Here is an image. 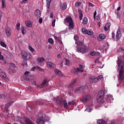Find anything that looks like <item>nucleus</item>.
I'll use <instances>...</instances> for the list:
<instances>
[{
  "label": "nucleus",
  "mask_w": 124,
  "mask_h": 124,
  "mask_svg": "<svg viewBox=\"0 0 124 124\" xmlns=\"http://www.w3.org/2000/svg\"><path fill=\"white\" fill-rule=\"evenodd\" d=\"M118 65L121 67L119 71V78H123L124 74V61H122L121 59H118L117 62Z\"/></svg>",
  "instance_id": "obj_1"
},
{
  "label": "nucleus",
  "mask_w": 124,
  "mask_h": 124,
  "mask_svg": "<svg viewBox=\"0 0 124 124\" xmlns=\"http://www.w3.org/2000/svg\"><path fill=\"white\" fill-rule=\"evenodd\" d=\"M104 92L100 90L98 93V98H97V102L98 104H102L105 102V99L104 98Z\"/></svg>",
  "instance_id": "obj_2"
},
{
  "label": "nucleus",
  "mask_w": 124,
  "mask_h": 124,
  "mask_svg": "<svg viewBox=\"0 0 124 124\" xmlns=\"http://www.w3.org/2000/svg\"><path fill=\"white\" fill-rule=\"evenodd\" d=\"M91 88V85L89 83L86 84V86H81L79 88L76 89L75 91L76 93H78L81 92H83L85 90H90Z\"/></svg>",
  "instance_id": "obj_3"
},
{
  "label": "nucleus",
  "mask_w": 124,
  "mask_h": 124,
  "mask_svg": "<svg viewBox=\"0 0 124 124\" xmlns=\"http://www.w3.org/2000/svg\"><path fill=\"white\" fill-rule=\"evenodd\" d=\"M24 60L30 61L32 58L31 55L28 52H22L21 56Z\"/></svg>",
  "instance_id": "obj_4"
},
{
  "label": "nucleus",
  "mask_w": 124,
  "mask_h": 124,
  "mask_svg": "<svg viewBox=\"0 0 124 124\" xmlns=\"http://www.w3.org/2000/svg\"><path fill=\"white\" fill-rule=\"evenodd\" d=\"M85 68V66L83 65L79 64V67L77 68H75L74 69V72L75 74H78L79 72H82L84 71V68Z\"/></svg>",
  "instance_id": "obj_5"
},
{
  "label": "nucleus",
  "mask_w": 124,
  "mask_h": 124,
  "mask_svg": "<svg viewBox=\"0 0 124 124\" xmlns=\"http://www.w3.org/2000/svg\"><path fill=\"white\" fill-rule=\"evenodd\" d=\"M87 46L85 45H82L81 46H78L77 49V51L79 53H86V49Z\"/></svg>",
  "instance_id": "obj_6"
},
{
  "label": "nucleus",
  "mask_w": 124,
  "mask_h": 124,
  "mask_svg": "<svg viewBox=\"0 0 124 124\" xmlns=\"http://www.w3.org/2000/svg\"><path fill=\"white\" fill-rule=\"evenodd\" d=\"M37 124H45V120L43 118L42 114H39V117L36 121Z\"/></svg>",
  "instance_id": "obj_7"
},
{
  "label": "nucleus",
  "mask_w": 124,
  "mask_h": 124,
  "mask_svg": "<svg viewBox=\"0 0 124 124\" xmlns=\"http://www.w3.org/2000/svg\"><path fill=\"white\" fill-rule=\"evenodd\" d=\"M92 98V96L91 95H85L81 99V100L83 101L84 103H86L89 101H90Z\"/></svg>",
  "instance_id": "obj_8"
},
{
  "label": "nucleus",
  "mask_w": 124,
  "mask_h": 124,
  "mask_svg": "<svg viewBox=\"0 0 124 124\" xmlns=\"http://www.w3.org/2000/svg\"><path fill=\"white\" fill-rule=\"evenodd\" d=\"M48 86V81L46 79H45L43 82L42 84L40 86H38V87L39 89H43L46 87H47Z\"/></svg>",
  "instance_id": "obj_9"
},
{
  "label": "nucleus",
  "mask_w": 124,
  "mask_h": 124,
  "mask_svg": "<svg viewBox=\"0 0 124 124\" xmlns=\"http://www.w3.org/2000/svg\"><path fill=\"white\" fill-rule=\"evenodd\" d=\"M105 100L108 102H112L114 100V98L112 95L108 94V95H106V97L105 98Z\"/></svg>",
  "instance_id": "obj_10"
},
{
  "label": "nucleus",
  "mask_w": 124,
  "mask_h": 124,
  "mask_svg": "<svg viewBox=\"0 0 124 124\" xmlns=\"http://www.w3.org/2000/svg\"><path fill=\"white\" fill-rule=\"evenodd\" d=\"M122 31L120 30V29H118L117 32H116V38L117 39H119L121 38L122 36Z\"/></svg>",
  "instance_id": "obj_11"
},
{
  "label": "nucleus",
  "mask_w": 124,
  "mask_h": 124,
  "mask_svg": "<svg viewBox=\"0 0 124 124\" xmlns=\"http://www.w3.org/2000/svg\"><path fill=\"white\" fill-rule=\"evenodd\" d=\"M46 65L49 69H53L56 66V65L51 62H47Z\"/></svg>",
  "instance_id": "obj_12"
},
{
  "label": "nucleus",
  "mask_w": 124,
  "mask_h": 124,
  "mask_svg": "<svg viewBox=\"0 0 124 124\" xmlns=\"http://www.w3.org/2000/svg\"><path fill=\"white\" fill-rule=\"evenodd\" d=\"M102 78H91L90 79V83H96L98 81H100V80H101Z\"/></svg>",
  "instance_id": "obj_13"
},
{
  "label": "nucleus",
  "mask_w": 124,
  "mask_h": 124,
  "mask_svg": "<svg viewBox=\"0 0 124 124\" xmlns=\"http://www.w3.org/2000/svg\"><path fill=\"white\" fill-rule=\"evenodd\" d=\"M54 100L56 101V102L59 105H62V100L61 97H57L55 98H54Z\"/></svg>",
  "instance_id": "obj_14"
},
{
  "label": "nucleus",
  "mask_w": 124,
  "mask_h": 124,
  "mask_svg": "<svg viewBox=\"0 0 124 124\" xmlns=\"http://www.w3.org/2000/svg\"><path fill=\"white\" fill-rule=\"evenodd\" d=\"M34 16L35 17L38 18L41 17V11L39 10H36L34 12Z\"/></svg>",
  "instance_id": "obj_15"
},
{
  "label": "nucleus",
  "mask_w": 124,
  "mask_h": 124,
  "mask_svg": "<svg viewBox=\"0 0 124 124\" xmlns=\"http://www.w3.org/2000/svg\"><path fill=\"white\" fill-rule=\"evenodd\" d=\"M88 107L86 108V109L85 110V111H87L88 112H91L93 108V104H89L88 105Z\"/></svg>",
  "instance_id": "obj_16"
},
{
  "label": "nucleus",
  "mask_w": 124,
  "mask_h": 124,
  "mask_svg": "<svg viewBox=\"0 0 124 124\" xmlns=\"http://www.w3.org/2000/svg\"><path fill=\"white\" fill-rule=\"evenodd\" d=\"M67 4L66 3V2H64L61 5H60V9L62 10H65L67 8Z\"/></svg>",
  "instance_id": "obj_17"
},
{
  "label": "nucleus",
  "mask_w": 124,
  "mask_h": 124,
  "mask_svg": "<svg viewBox=\"0 0 124 124\" xmlns=\"http://www.w3.org/2000/svg\"><path fill=\"white\" fill-rule=\"evenodd\" d=\"M54 39L57 42H59L60 44H62V38H61V37L59 36H54Z\"/></svg>",
  "instance_id": "obj_18"
},
{
  "label": "nucleus",
  "mask_w": 124,
  "mask_h": 124,
  "mask_svg": "<svg viewBox=\"0 0 124 124\" xmlns=\"http://www.w3.org/2000/svg\"><path fill=\"white\" fill-rule=\"evenodd\" d=\"M64 22L67 23H70L72 22H73L72 19L71 17V16L66 17L64 19Z\"/></svg>",
  "instance_id": "obj_19"
},
{
  "label": "nucleus",
  "mask_w": 124,
  "mask_h": 124,
  "mask_svg": "<svg viewBox=\"0 0 124 124\" xmlns=\"http://www.w3.org/2000/svg\"><path fill=\"white\" fill-rule=\"evenodd\" d=\"M6 34L8 37H10L11 34L12 33L11 29L10 28H7L5 30Z\"/></svg>",
  "instance_id": "obj_20"
},
{
  "label": "nucleus",
  "mask_w": 124,
  "mask_h": 124,
  "mask_svg": "<svg viewBox=\"0 0 124 124\" xmlns=\"http://www.w3.org/2000/svg\"><path fill=\"white\" fill-rule=\"evenodd\" d=\"M42 118L46 122H49V120H50V117H47V116H46V114H42Z\"/></svg>",
  "instance_id": "obj_21"
},
{
  "label": "nucleus",
  "mask_w": 124,
  "mask_h": 124,
  "mask_svg": "<svg viewBox=\"0 0 124 124\" xmlns=\"http://www.w3.org/2000/svg\"><path fill=\"white\" fill-rule=\"evenodd\" d=\"M68 26H69V28H68L69 30H73L74 29V27L73 21H72V22L69 23Z\"/></svg>",
  "instance_id": "obj_22"
},
{
  "label": "nucleus",
  "mask_w": 124,
  "mask_h": 124,
  "mask_svg": "<svg viewBox=\"0 0 124 124\" xmlns=\"http://www.w3.org/2000/svg\"><path fill=\"white\" fill-rule=\"evenodd\" d=\"M14 103V101H11L8 103H7L6 105H5V108H8L9 107L11 106L12 105V104Z\"/></svg>",
  "instance_id": "obj_23"
},
{
  "label": "nucleus",
  "mask_w": 124,
  "mask_h": 124,
  "mask_svg": "<svg viewBox=\"0 0 124 124\" xmlns=\"http://www.w3.org/2000/svg\"><path fill=\"white\" fill-rule=\"evenodd\" d=\"M82 13H83V12L82 10H78L80 20H82V17H83V16Z\"/></svg>",
  "instance_id": "obj_24"
},
{
  "label": "nucleus",
  "mask_w": 124,
  "mask_h": 124,
  "mask_svg": "<svg viewBox=\"0 0 124 124\" xmlns=\"http://www.w3.org/2000/svg\"><path fill=\"white\" fill-rule=\"evenodd\" d=\"M45 61V58L43 57H41V58H38L37 59V62L39 63H42L43 62Z\"/></svg>",
  "instance_id": "obj_25"
},
{
  "label": "nucleus",
  "mask_w": 124,
  "mask_h": 124,
  "mask_svg": "<svg viewBox=\"0 0 124 124\" xmlns=\"http://www.w3.org/2000/svg\"><path fill=\"white\" fill-rule=\"evenodd\" d=\"M46 0V7L47 8L49 9L52 0Z\"/></svg>",
  "instance_id": "obj_26"
},
{
  "label": "nucleus",
  "mask_w": 124,
  "mask_h": 124,
  "mask_svg": "<svg viewBox=\"0 0 124 124\" xmlns=\"http://www.w3.org/2000/svg\"><path fill=\"white\" fill-rule=\"evenodd\" d=\"M25 23H26V26L28 28L32 27V24H31V22H30V21H26Z\"/></svg>",
  "instance_id": "obj_27"
},
{
  "label": "nucleus",
  "mask_w": 124,
  "mask_h": 124,
  "mask_svg": "<svg viewBox=\"0 0 124 124\" xmlns=\"http://www.w3.org/2000/svg\"><path fill=\"white\" fill-rule=\"evenodd\" d=\"M97 124H107L105 121L102 120H98V121H97Z\"/></svg>",
  "instance_id": "obj_28"
},
{
  "label": "nucleus",
  "mask_w": 124,
  "mask_h": 124,
  "mask_svg": "<svg viewBox=\"0 0 124 124\" xmlns=\"http://www.w3.org/2000/svg\"><path fill=\"white\" fill-rule=\"evenodd\" d=\"M26 124H34L28 118H26V119L24 121Z\"/></svg>",
  "instance_id": "obj_29"
},
{
  "label": "nucleus",
  "mask_w": 124,
  "mask_h": 124,
  "mask_svg": "<svg viewBox=\"0 0 124 124\" xmlns=\"http://www.w3.org/2000/svg\"><path fill=\"white\" fill-rule=\"evenodd\" d=\"M0 77L1 78H6L7 76L5 73L1 72L0 73Z\"/></svg>",
  "instance_id": "obj_30"
},
{
  "label": "nucleus",
  "mask_w": 124,
  "mask_h": 124,
  "mask_svg": "<svg viewBox=\"0 0 124 124\" xmlns=\"http://www.w3.org/2000/svg\"><path fill=\"white\" fill-rule=\"evenodd\" d=\"M55 73L56 75L58 76L62 75V72H61V71H59V69H56L55 70Z\"/></svg>",
  "instance_id": "obj_31"
},
{
  "label": "nucleus",
  "mask_w": 124,
  "mask_h": 124,
  "mask_svg": "<svg viewBox=\"0 0 124 124\" xmlns=\"http://www.w3.org/2000/svg\"><path fill=\"white\" fill-rule=\"evenodd\" d=\"M83 24L84 25H87L88 24V19L86 17L83 18Z\"/></svg>",
  "instance_id": "obj_32"
},
{
  "label": "nucleus",
  "mask_w": 124,
  "mask_h": 124,
  "mask_svg": "<svg viewBox=\"0 0 124 124\" xmlns=\"http://www.w3.org/2000/svg\"><path fill=\"white\" fill-rule=\"evenodd\" d=\"M99 38L101 40H104L106 38V36L104 34L101 33L99 34Z\"/></svg>",
  "instance_id": "obj_33"
},
{
  "label": "nucleus",
  "mask_w": 124,
  "mask_h": 124,
  "mask_svg": "<svg viewBox=\"0 0 124 124\" xmlns=\"http://www.w3.org/2000/svg\"><path fill=\"white\" fill-rule=\"evenodd\" d=\"M68 105L67 104V102L65 100L63 101V107L65 108H68Z\"/></svg>",
  "instance_id": "obj_34"
},
{
  "label": "nucleus",
  "mask_w": 124,
  "mask_h": 124,
  "mask_svg": "<svg viewBox=\"0 0 124 124\" xmlns=\"http://www.w3.org/2000/svg\"><path fill=\"white\" fill-rule=\"evenodd\" d=\"M27 65H28L27 60H24V61H23V62H22L21 63V65H22L23 66H27Z\"/></svg>",
  "instance_id": "obj_35"
},
{
  "label": "nucleus",
  "mask_w": 124,
  "mask_h": 124,
  "mask_svg": "<svg viewBox=\"0 0 124 124\" xmlns=\"http://www.w3.org/2000/svg\"><path fill=\"white\" fill-rule=\"evenodd\" d=\"M20 30H21V33L23 34H25L26 31L24 27H21V28H20Z\"/></svg>",
  "instance_id": "obj_36"
},
{
  "label": "nucleus",
  "mask_w": 124,
  "mask_h": 124,
  "mask_svg": "<svg viewBox=\"0 0 124 124\" xmlns=\"http://www.w3.org/2000/svg\"><path fill=\"white\" fill-rule=\"evenodd\" d=\"M87 34L91 35L93 34V31L92 30H87V32L86 33Z\"/></svg>",
  "instance_id": "obj_37"
},
{
  "label": "nucleus",
  "mask_w": 124,
  "mask_h": 124,
  "mask_svg": "<svg viewBox=\"0 0 124 124\" xmlns=\"http://www.w3.org/2000/svg\"><path fill=\"white\" fill-rule=\"evenodd\" d=\"M5 0H2V8L5 9L6 7V5H5Z\"/></svg>",
  "instance_id": "obj_38"
},
{
  "label": "nucleus",
  "mask_w": 124,
  "mask_h": 124,
  "mask_svg": "<svg viewBox=\"0 0 124 124\" xmlns=\"http://www.w3.org/2000/svg\"><path fill=\"white\" fill-rule=\"evenodd\" d=\"M76 44H77L78 46H81L82 45H83V43L81 41H78L77 42V43H76Z\"/></svg>",
  "instance_id": "obj_39"
},
{
  "label": "nucleus",
  "mask_w": 124,
  "mask_h": 124,
  "mask_svg": "<svg viewBox=\"0 0 124 124\" xmlns=\"http://www.w3.org/2000/svg\"><path fill=\"white\" fill-rule=\"evenodd\" d=\"M87 31H88V30H87L85 28H83L82 29V31L84 34H87Z\"/></svg>",
  "instance_id": "obj_40"
},
{
  "label": "nucleus",
  "mask_w": 124,
  "mask_h": 124,
  "mask_svg": "<svg viewBox=\"0 0 124 124\" xmlns=\"http://www.w3.org/2000/svg\"><path fill=\"white\" fill-rule=\"evenodd\" d=\"M118 80L119 81V83H123L124 81V78H119Z\"/></svg>",
  "instance_id": "obj_41"
},
{
  "label": "nucleus",
  "mask_w": 124,
  "mask_h": 124,
  "mask_svg": "<svg viewBox=\"0 0 124 124\" xmlns=\"http://www.w3.org/2000/svg\"><path fill=\"white\" fill-rule=\"evenodd\" d=\"M100 19V14H98V15H97V16H96V20H97V21H99Z\"/></svg>",
  "instance_id": "obj_42"
},
{
  "label": "nucleus",
  "mask_w": 124,
  "mask_h": 124,
  "mask_svg": "<svg viewBox=\"0 0 124 124\" xmlns=\"http://www.w3.org/2000/svg\"><path fill=\"white\" fill-rule=\"evenodd\" d=\"M105 26L107 27V29L110 30L111 24L110 23H107Z\"/></svg>",
  "instance_id": "obj_43"
},
{
  "label": "nucleus",
  "mask_w": 124,
  "mask_h": 124,
  "mask_svg": "<svg viewBox=\"0 0 124 124\" xmlns=\"http://www.w3.org/2000/svg\"><path fill=\"white\" fill-rule=\"evenodd\" d=\"M0 44L1 46H2V47H6V45H5V43H4V42H0Z\"/></svg>",
  "instance_id": "obj_44"
},
{
  "label": "nucleus",
  "mask_w": 124,
  "mask_h": 124,
  "mask_svg": "<svg viewBox=\"0 0 124 124\" xmlns=\"http://www.w3.org/2000/svg\"><path fill=\"white\" fill-rule=\"evenodd\" d=\"M30 72H28V71H26L24 73V75L25 76H26L27 77H28L29 75H30ZM27 77H26V78H27Z\"/></svg>",
  "instance_id": "obj_45"
},
{
  "label": "nucleus",
  "mask_w": 124,
  "mask_h": 124,
  "mask_svg": "<svg viewBox=\"0 0 124 124\" xmlns=\"http://www.w3.org/2000/svg\"><path fill=\"white\" fill-rule=\"evenodd\" d=\"M20 23H16V30H17V31H19L20 30Z\"/></svg>",
  "instance_id": "obj_46"
},
{
  "label": "nucleus",
  "mask_w": 124,
  "mask_h": 124,
  "mask_svg": "<svg viewBox=\"0 0 124 124\" xmlns=\"http://www.w3.org/2000/svg\"><path fill=\"white\" fill-rule=\"evenodd\" d=\"M36 104L37 105H43L44 103L42 101H38L36 102Z\"/></svg>",
  "instance_id": "obj_47"
},
{
  "label": "nucleus",
  "mask_w": 124,
  "mask_h": 124,
  "mask_svg": "<svg viewBox=\"0 0 124 124\" xmlns=\"http://www.w3.org/2000/svg\"><path fill=\"white\" fill-rule=\"evenodd\" d=\"M29 49L32 52L35 51V49L30 46H29Z\"/></svg>",
  "instance_id": "obj_48"
},
{
  "label": "nucleus",
  "mask_w": 124,
  "mask_h": 124,
  "mask_svg": "<svg viewBox=\"0 0 124 124\" xmlns=\"http://www.w3.org/2000/svg\"><path fill=\"white\" fill-rule=\"evenodd\" d=\"M48 43H49L50 44H51L54 43V41H53V39H51V38L48 39Z\"/></svg>",
  "instance_id": "obj_49"
},
{
  "label": "nucleus",
  "mask_w": 124,
  "mask_h": 124,
  "mask_svg": "<svg viewBox=\"0 0 124 124\" xmlns=\"http://www.w3.org/2000/svg\"><path fill=\"white\" fill-rule=\"evenodd\" d=\"M28 110L29 111H30V112H32L33 111V109L31 108V106H29L28 108Z\"/></svg>",
  "instance_id": "obj_50"
},
{
  "label": "nucleus",
  "mask_w": 124,
  "mask_h": 124,
  "mask_svg": "<svg viewBox=\"0 0 124 124\" xmlns=\"http://www.w3.org/2000/svg\"><path fill=\"white\" fill-rule=\"evenodd\" d=\"M106 102V103H105ZM104 103H105V108H108V101H106V100L105 99V102Z\"/></svg>",
  "instance_id": "obj_51"
},
{
  "label": "nucleus",
  "mask_w": 124,
  "mask_h": 124,
  "mask_svg": "<svg viewBox=\"0 0 124 124\" xmlns=\"http://www.w3.org/2000/svg\"><path fill=\"white\" fill-rule=\"evenodd\" d=\"M97 15V12L96 11H95V12H94V14H93V18L94 19H95V17Z\"/></svg>",
  "instance_id": "obj_52"
},
{
  "label": "nucleus",
  "mask_w": 124,
  "mask_h": 124,
  "mask_svg": "<svg viewBox=\"0 0 124 124\" xmlns=\"http://www.w3.org/2000/svg\"><path fill=\"white\" fill-rule=\"evenodd\" d=\"M28 0H23L21 2H20V3H28Z\"/></svg>",
  "instance_id": "obj_53"
},
{
  "label": "nucleus",
  "mask_w": 124,
  "mask_h": 124,
  "mask_svg": "<svg viewBox=\"0 0 124 124\" xmlns=\"http://www.w3.org/2000/svg\"><path fill=\"white\" fill-rule=\"evenodd\" d=\"M36 68L39 71H44V69H43L42 68L39 67V66H36Z\"/></svg>",
  "instance_id": "obj_54"
},
{
  "label": "nucleus",
  "mask_w": 124,
  "mask_h": 124,
  "mask_svg": "<svg viewBox=\"0 0 124 124\" xmlns=\"http://www.w3.org/2000/svg\"><path fill=\"white\" fill-rule=\"evenodd\" d=\"M69 62H69V61L68 60H67V59L65 60V64L66 65L68 66L69 65Z\"/></svg>",
  "instance_id": "obj_55"
},
{
  "label": "nucleus",
  "mask_w": 124,
  "mask_h": 124,
  "mask_svg": "<svg viewBox=\"0 0 124 124\" xmlns=\"http://www.w3.org/2000/svg\"><path fill=\"white\" fill-rule=\"evenodd\" d=\"M81 4V2H76L75 3V6H79V5H80Z\"/></svg>",
  "instance_id": "obj_56"
},
{
  "label": "nucleus",
  "mask_w": 124,
  "mask_h": 124,
  "mask_svg": "<svg viewBox=\"0 0 124 124\" xmlns=\"http://www.w3.org/2000/svg\"><path fill=\"white\" fill-rule=\"evenodd\" d=\"M56 23V19L54 20L52 22V27H55V23Z\"/></svg>",
  "instance_id": "obj_57"
},
{
  "label": "nucleus",
  "mask_w": 124,
  "mask_h": 124,
  "mask_svg": "<svg viewBox=\"0 0 124 124\" xmlns=\"http://www.w3.org/2000/svg\"><path fill=\"white\" fill-rule=\"evenodd\" d=\"M43 22V18L42 17L39 18V23L41 24Z\"/></svg>",
  "instance_id": "obj_58"
},
{
  "label": "nucleus",
  "mask_w": 124,
  "mask_h": 124,
  "mask_svg": "<svg viewBox=\"0 0 124 124\" xmlns=\"http://www.w3.org/2000/svg\"><path fill=\"white\" fill-rule=\"evenodd\" d=\"M96 53L95 52L93 51V52H91L90 54H91V56H95Z\"/></svg>",
  "instance_id": "obj_59"
},
{
  "label": "nucleus",
  "mask_w": 124,
  "mask_h": 124,
  "mask_svg": "<svg viewBox=\"0 0 124 124\" xmlns=\"http://www.w3.org/2000/svg\"><path fill=\"white\" fill-rule=\"evenodd\" d=\"M104 30L105 31H108V30H109L108 28V27L106 25L104 27Z\"/></svg>",
  "instance_id": "obj_60"
},
{
  "label": "nucleus",
  "mask_w": 124,
  "mask_h": 124,
  "mask_svg": "<svg viewBox=\"0 0 124 124\" xmlns=\"http://www.w3.org/2000/svg\"><path fill=\"white\" fill-rule=\"evenodd\" d=\"M88 4H89V6H91V7H93V6H94V5L90 2H88Z\"/></svg>",
  "instance_id": "obj_61"
},
{
  "label": "nucleus",
  "mask_w": 124,
  "mask_h": 124,
  "mask_svg": "<svg viewBox=\"0 0 124 124\" xmlns=\"http://www.w3.org/2000/svg\"><path fill=\"white\" fill-rule=\"evenodd\" d=\"M50 17L51 18H53L54 17V14L53 13H51L50 14Z\"/></svg>",
  "instance_id": "obj_62"
},
{
  "label": "nucleus",
  "mask_w": 124,
  "mask_h": 124,
  "mask_svg": "<svg viewBox=\"0 0 124 124\" xmlns=\"http://www.w3.org/2000/svg\"><path fill=\"white\" fill-rule=\"evenodd\" d=\"M0 60H4V57L1 55V54L0 55Z\"/></svg>",
  "instance_id": "obj_63"
},
{
  "label": "nucleus",
  "mask_w": 124,
  "mask_h": 124,
  "mask_svg": "<svg viewBox=\"0 0 124 124\" xmlns=\"http://www.w3.org/2000/svg\"><path fill=\"white\" fill-rule=\"evenodd\" d=\"M78 36H77V35H75V36H74V39H75V40H78Z\"/></svg>",
  "instance_id": "obj_64"
}]
</instances>
